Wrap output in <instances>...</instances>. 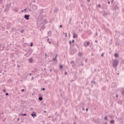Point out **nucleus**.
Masks as SVG:
<instances>
[{
    "label": "nucleus",
    "mask_w": 124,
    "mask_h": 124,
    "mask_svg": "<svg viewBox=\"0 0 124 124\" xmlns=\"http://www.w3.org/2000/svg\"><path fill=\"white\" fill-rule=\"evenodd\" d=\"M118 61L116 60H113L112 62L113 67H117V65H118Z\"/></svg>",
    "instance_id": "1"
},
{
    "label": "nucleus",
    "mask_w": 124,
    "mask_h": 124,
    "mask_svg": "<svg viewBox=\"0 0 124 124\" xmlns=\"http://www.w3.org/2000/svg\"><path fill=\"white\" fill-rule=\"evenodd\" d=\"M4 48H5V44H0V51L4 50Z\"/></svg>",
    "instance_id": "2"
},
{
    "label": "nucleus",
    "mask_w": 124,
    "mask_h": 124,
    "mask_svg": "<svg viewBox=\"0 0 124 124\" xmlns=\"http://www.w3.org/2000/svg\"><path fill=\"white\" fill-rule=\"evenodd\" d=\"M90 44H91V43L90 42V41L87 42L86 43V42H85L84 43V47H88V46H89Z\"/></svg>",
    "instance_id": "3"
},
{
    "label": "nucleus",
    "mask_w": 124,
    "mask_h": 124,
    "mask_svg": "<svg viewBox=\"0 0 124 124\" xmlns=\"http://www.w3.org/2000/svg\"><path fill=\"white\" fill-rule=\"evenodd\" d=\"M30 17H31V16L30 15H25L24 18L26 19V20H30Z\"/></svg>",
    "instance_id": "4"
},
{
    "label": "nucleus",
    "mask_w": 124,
    "mask_h": 124,
    "mask_svg": "<svg viewBox=\"0 0 124 124\" xmlns=\"http://www.w3.org/2000/svg\"><path fill=\"white\" fill-rule=\"evenodd\" d=\"M112 9L113 10H117V9H119V6H118V5H115L112 7Z\"/></svg>",
    "instance_id": "5"
},
{
    "label": "nucleus",
    "mask_w": 124,
    "mask_h": 124,
    "mask_svg": "<svg viewBox=\"0 0 124 124\" xmlns=\"http://www.w3.org/2000/svg\"><path fill=\"white\" fill-rule=\"evenodd\" d=\"M107 15H109V14H108V12L104 11L103 16H104V17H106Z\"/></svg>",
    "instance_id": "6"
},
{
    "label": "nucleus",
    "mask_w": 124,
    "mask_h": 124,
    "mask_svg": "<svg viewBox=\"0 0 124 124\" xmlns=\"http://www.w3.org/2000/svg\"><path fill=\"white\" fill-rule=\"evenodd\" d=\"M40 11V15L41 16H42V14H43V13H44V9H42L41 10H39Z\"/></svg>",
    "instance_id": "7"
},
{
    "label": "nucleus",
    "mask_w": 124,
    "mask_h": 124,
    "mask_svg": "<svg viewBox=\"0 0 124 124\" xmlns=\"http://www.w3.org/2000/svg\"><path fill=\"white\" fill-rule=\"evenodd\" d=\"M71 64H72V67H74L75 66V62L73 61H71L70 62Z\"/></svg>",
    "instance_id": "8"
},
{
    "label": "nucleus",
    "mask_w": 124,
    "mask_h": 124,
    "mask_svg": "<svg viewBox=\"0 0 124 124\" xmlns=\"http://www.w3.org/2000/svg\"><path fill=\"white\" fill-rule=\"evenodd\" d=\"M32 62H33V59H32V57H31L29 59V62L30 63H32Z\"/></svg>",
    "instance_id": "9"
},
{
    "label": "nucleus",
    "mask_w": 124,
    "mask_h": 124,
    "mask_svg": "<svg viewBox=\"0 0 124 124\" xmlns=\"http://www.w3.org/2000/svg\"><path fill=\"white\" fill-rule=\"evenodd\" d=\"M10 6H11V3H9V4L7 3V4L6 5V8H10Z\"/></svg>",
    "instance_id": "10"
},
{
    "label": "nucleus",
    "mask_w": 124,
    "mask_h": 124,
    "mask_svg": "<svg viewBox=\"0 0 124 124\" xmlns=\"http://www.w3.org/2000/svg\"><path fill=\"white\" fill-rule=\"evenodd\" d=\"M32 7L33 9H34V10H36V9H37L36 5H32Z\"/></svg>",
    "instance_id": "11"
},
{
    "label": "nucleus",
    "mask_w": 124,
    "mask_h": 124,
    "mask_svg": "<svg viewBox=\"0 0 124 124\" xmlns=\"http://www.w3.org/2000/svg\"><path fill=\"white\" fill-rule=\"evenodd\" d=\"M31 116L33 118H35V117H36V114L34 113V112H33V113L31 114Z\"/></svg>",
    "instance_id": "12"
},
{
    "label": "nucleus",
    "mask_w": 124,
    "mask_h": 124,
    "mask_svg": "<svg viewBox=\"0 0 124 124\" xmlns=\"http://www.w3.org/2000/svg\"><path fill=\"white\" fill-rule=\"evenodd\" d=\"M58 57V55L56 54L55 57L52 59V61H54V62H57V57Z\"/></svg>",
    "instance_id": "13"
},
{
    "label": "nucleus",
    "mask_w": 124,
    "mask_h": 124,
    "mask_svg": "<svg viewBox=\"0 0 124 124\" xmlns=\"http://www.w3.org/2000/svg\"><path fill=\"white\" fill-rule=\"evenodd\" d=\"M109 123L111 124H115V120H111L109 121Z\"/></svg>",
    "instance_id": "14"
},
{
    "label": "nucleus",
    "mask_w": 124,
    "mask_h": 124,
    "mask_svg": "<svg viewBox=\"0 0 124 124\" xmlns=\"http://www.w3.org/2000/svg\"><path fill=\"white\" fill-rule=\"evenodd\" d=\"M73 37V38H76L77 37V34L74 33Z\"/></svg>",
    "instance_id": "15"
},
{
    "label": "nucleus",
    "mask_w": 124,
    "mask_h": 124,
    "mask_svg": "<svg viewBox=\"0 0 124 124\" xmlns=\"http://www.w3.org/2000/svg\"><path fill=\"white\" fill-rule=\"evenodd\" d=\"M75 53V51H74V50L72 49V50H71V55H73V54H74Z\"/></svg>",
    "instance_id": "16"
},
{
    "label": "nucleus",
    "mask_w": 124,
    "mask_h": 124,
    "mask_svg": "<svg viewBox=\"0 0 124 124\" xmlns=\"http://www.w3.org/2000/svg\"><path fill=\"white\" fill-rule=\"evenodd\" d=\"M38 100L40 101H41V100H43V98L41 96H40L39 98H38Z\"/></svg>",
    "instance_id": "17"
},
{
    "label": "nucleus",
    "mask_w": 124,
    "mask_h": 124,
    "mask_svg": "<svg viewBox=\"0 0 124 124\" xmlns=\"http://www.w3.org/2000/svg\"><path fill=\"white\" fill-rule=\"evenodd\" d=\"M82 55H83V53L80 52H78V56L79 57H82Z\"/></svg>",
    "instance_id": "18"
},
{
    "label": "nucleus",
    "mask_w": 124,
    "mask_h": 124,
    "mask_svg": "<svg viewBox=\"0 0 124 124\" xmlns=\"http://www.w3.org/2000/svg\"><path fill=\"white\" fill-rule=\"evenodd\" d=\"M58 11H59V8H56L54 10V13H57V12H58Z\"/></svg>",
    "instance_id": "19"
},
{
    "label": "nucleus",
    "mask_w": 124,
    "mask_h": 124,
    "mask_svg": "<svg viewBox=\"0 0 124 124\" xmlns=\"http://www.w3.org/2000/svg\"><path fill=\"white\" fill-rule=\"evenodd\" d=\"M114 57H115V58H119V54L118 53H115L114 54Z\"/></svg>",
    "instance_id": "20"
},
{
    "label": "nucleus",
    "mask_w": 124,
    "mask_h": 124,
    "mask_svg": "<svg viewBox=\"0 0 124 124\" xmlns=\"http://www.w3.org/2000/svg\"><path fill=\"white\" fill-rule=\"evenodd\" d=\"M28 73H25L24 76V77H25V78H27V77H28Z\"/></svg>",
    "instance_id": "21"
},
{
    "label": "nucleus",
    "mask_w": 124,
    "mask_h": 124,
    "mask_svg": "<svg viewBox=\"0 0 124 124\" xmlns=\"http://www.w3.org/2000/svg\"><path fill=\"white\" fill-rule=\"evenodd\" d=\"M43 23H45V24H47V23H48V21H47V20L44 19V21H43Z\"/></svg>",
    "instance_id": "22"
},
{
    "label": "nucleus",
    "mask_w": 124,
    "mask_h": 124,
    "mask_svg": "<svg viewBox=\"0 0 124 124\" xmlns=\"http://www.w3.org/2000/svg\"><path fill=\"white\" fill-rule=\"evenodd\" d=\"M14 11L15 12H18V11H19V10H18V9H17V8L14 9Z\"/></svg>",
    "instance_id": "23"
},
{
    "label": "nucleus",
    "mask_w": 124,
    "mask_h": 124,
    "mask_svg": "<svg viewBox=\"0 0 124 124\" xmlns=\"http://www.w3.org/2000/svg\"><path fill=\"white\" fill-rule=\"evenodd\" d=\"M21 116H22L23 117H24V116L26 117V116H27V114L22 113V114H21Z\"/></svg>",
    "instance_id": "24"
},
{
    "label": "nucleus",
    "mask_w": 124,
    "mask_h": 124,
    "mask_svg": "<svg viewBox=\"0 0 124 124\" xmlns=\"http://www.w3.org/2000/svg\"><path fill=\"white\" fill-rule=\"evenodd\" d=\"M104 120H105V121H108V118L107 117V116H106L104 118Z\"/></svg>",
    "instance_id": "25"
},
{
    "label": "nucleus",
    "mask_w": 124,
    "mask_h": 124,
    "mask_svg": "<svg viewBox=\"0 0 124 124\" xmlns=\"http://www.w3.org/2000/svg\"><path fill=\"white\" fill-rule=\"evenodd\" d=\"M69 24L70 25H71V18H69Z\"/></svg>",
    "instance_id": "26"
},
{
    "label": "nucleus",
    "mask_w": 124,
    "mask_h": 124,
    "mask_svg": "<svg viewBox=\"0 0 124 124\" xmlns=\"http://www.w3.org/2000/svg\"><path fill=\"white\" fill-rule=\"evenodd\" d=\"M8 10H9V8H6L5 9V11H8Z\"/></svg>",
    "instance_id": "27"
},
{
    "label": "nucleus",
    "mask_w": 124,
    "mask_h": 124,
    "mask_svg": "<svg viewBox=\"0 0 124 124\" xmlns=\"http://www.w3.org/2000/svg\"><path fill=\"white\" fill-rule=\"evenodd\" d=\"M24 31H25V30H21L20 31V32H21V33H23L24 32Z\"/></svg>",
    "instance_id": "28"
},
{
    "label": "nucleus",
    "mask_w": 124,
    "mask_h": 124,
    "mask_svg": "<svg viewBox=\"0 0 124 124\" xmlns=\"http://www.w3.org/2000/svg\"><path fill=\"white\" fill-rule=\"evenodd\" d=\"M30 46H31V47H32V46H33V43H31Z\"/></svg>",
    "instance_id": "29"
},
{
    "label": "nucleus",
    "mask_w": 124,
    "mask_h": 124,
    "mask_svg": "<svg viewBox=\"0 0 124 124\" xmlns=\"http://www.w3.org/2000/svg\"><path fill=\"white\" fill-rule=\"evenodd\" d=\"M60 67L61 69H62V67H63V66L62 65H61Z\"/></svg>",
    "instance_id": "30"
},
{
    "label": "nucleus",
    "mask_w": 124,
    "mask_h": 124,
    "mask_svg": "<svg viewBox=\"0 0 124 124\" xmlns=\"http://www.w3.org/2000/svg\"><path fill=\"white\" fill-rule=\"evenodd\" d=\"M80 65H81V66H83V65H84V63H83V62H81Z\"/></svg>",
    "instance_id": "31"
},
{
    "label": "nucleus",
    "mask_w": 124,
    "mask_h": 124,
    "mask_svg": "<svg viewBox=\"0 0 124 124\" xmlns=\"http://www.w3.org/2000/svg\"><path fill=\"white\" fill-rule=\"evenodd\" d=\"M30 111H32V110H33V108H30Z\"/></svg>",
    "instance_id": "32"
},
{
    "label": "nucleus",
    "mask_w": 124,
    "mask_h": 124,
    "mask_svg": "<svg viewBox=\"0 0 124 124\" xmlns=\"http://www.w3.org/2000/svg\"><path fill=\"white\" fill-rule=\"evenodd\" d=\"M122 95H124V90L122 92Z\"/></svg>",
    "instance_id": "33"
},
{
    "label": "nucleus",
    "mask_w": 124,
    "mask_h": 124,
    "mask_svg": "<svg viewBox=\"0 0 124 124\" xmlns=\"http://www.w3.org/2000/svg\"><path fill=\"white\" fill-rule=\"evenodd\" d=\"M5 95H6V96L9 95V93H5Z\"/></svg>",
    "instance_id": "34"
},
{
    "label": "nucleus",
    "mask_w": 124,
    "mask_h": 124,
    "mask_svg": "<svg viewBox=\"0 0 124 124\" xmlns=\"http://www.w3.org/2000/svg\"><path fill=\"white\" fill-rule=\"evenodd\" d=\"M119 97V95H118V93H116V98H118Z\"/></svg>",
    "instance_id": "35"
},
{
    "label": "nucleus",
    "mask_w": 124,
    "mask_h": 124,
    "mask_svg": "<svg viewBox=\"0 0 124 124\" xmlns=\"http://www.w3.org/2000/svg\"><path fill=\"white\" fill-rule=\"evenodd\" d=\"M50 33H51V31L47 32V34L49 35V34H50Z\"/></svg>",
    "instance_id": "36"
},
{
    "label": "nucleus",
    "mask_w": 124,
    "mask_h": 124,
    "mask_svg": "<svg viewBox=\"0 0 124 124\" xmlns=\"http://www.w3.org/2000/svg\"><path fill=\"white\" fill-rule=\"evenodd\" d=\"M47 42L48 43H49V44H51V41H49V39H47Z\"/></svg>",
    "instance_id": "37"
},
{
    "label": "nucleus",
    "mask_w": 124,
    "mask_h": 124,
    "mask_svg": "<svg viewBox=\"0 0 124 124\" xmlns=\"http://www.w3.org/2000/svg\"><path fill=\"white\" fill-rule=\"evenodd\" d=\"M3 0H0V4H1V3H2V1Z\"/></svg>",
    "instance_id": "38"
},
{
    "label": "nucleus",
    "mask_w": 124,
    "mask_h": 124,
    "mask_svg": "<svg viewBox=\"0 0 124 124\" xmlns=\"http://www.w3.org/2000/svg\"><path fill=\"white\" fill-rule=\"evenodd\" d=\"M41 90H42V91H45V88H43Z\"/></svg>",
    "instance_id": "39"
},
{
    "label": "nucleus",
    "mask_w": 124,
    "mask_h": 124,
    "mask_svg": "<svg viewBox=\"0 0 124 124\" xmlns=\"http://www.w3.org/2000/svg\"><path fill=\"white\" fill-rule=\"evenodd\" d=\"M3 93H6V90L4 89V90H3Z\"/></svg>",
    "instance_id": "40"
},
{
    "label": "nucleus",
    "mask_w": 124,
    "mask_h": 124,
    "mask_svg": "<svg viewBox=\"0 0 124 124\" xmlns=\"http://www.w3.org/2000/svg\"><path fill=\"white\" fill-rule=\"evenodd\" d=\"M85 62H88V59H86L85 60Z\"/></svg>",
    "instance_id": "41"
},
{
    "label": "nucleus",
    "mask_w": 124,
    "mask_h": 124,
    "mask_svg": "<svg viewBox=\"0 0 124 124\" xmlns=\"http://www.w3.org/2000/svg\"><path fill=\"white\" fill-rule=\"evenodd\" d=\"M64 74L65 75H67V72H65Z\"/></svg>",
    "instance_id": "42"
},
{
    "label": "nucleus",
    "mask_w": 124,
    "mask_h": 124,
    "mask_svg": "<svg viewBox=\"0 0 124 124\" xmlns=\"http://www.w3.org/2000/svg\"><path fill=\"white\" fill-rule=\"evenodd\" d=\"M89 84V81H87L86 83V86H87Z\"/></svg>",
    "instance_id": "43"
},
{
    "label": "nucleus",
    "mask_w": 124,
    "mask_h": 124,
    "mask_svg": "<svg viewBox=\"0 0 124 124\" xmlns=\"http://www.w3.org/2000/svg\"><path fill=\"white\" fill-rule=\"evenodd\" d=\"M65 37H67V33L65 32Z\"/></svg>",
    "instance_id": "44"
},
{
    "label": "nucleus",
    "mask_w": 124,
    "mask_h": 124,
    "mask_svg": "<svg viewBox=\"0 0 124 124\" xmlns=\"http://www.w3.org/2000/svg\"><path fill=\"white\" fill-rule=\"evenodd\" d=\"M72 42L73 43H74V42H75V40H73L72 41Z\"/></svg>",
    "instance_id": "45"
},
{
    "label": "nucleus",
    "mask_w": 124,
    "mask_h": 124,
    "mask_svg": "<svg viewBox=\"0 0 124 124\" xmlns=\"http://www.w3.org/2000/svg\"><path fill=\"white\" fill-rule=\"evenodd\" d=\"M100 6H101V5H100V4H98V7L99 8V7H100Z\"/></svg>",
    "instance_id": "46"
},
{
    "label": "nucleus",
    "mask_w": 124,
    "mask_h": 124,
    "mask_svg": "<svg viewBox=\"0 0 124 124\" xmlns=\"http://www.w3.org/2000/svg\"><path fill=\"white\" fill-rule=\"evenodd\" d=\"M104 56V53H102V54H101V57H103Z\"/></svg>",
    "instance_id": "47"
},
{
    "label": "nucleus",
    "mask_w": 124,
    "mask_h": 124,
    "mask_svg": "<svg viewBox=\"0 0 124 124\" xmlns=\"http://www.w3.org/2000/svg\"><path fill=\"white\" fill-rule=\"evenodd\" d=\"M45 56H46V57H45V58L46 59V58L47 57V54H45Z\"/></svg>",
    "instance_id": "48"
},
{
    "label": "nucleus",
    "mask_w": 124,
    "mask_h": 124,
    "mask_svg": "<svg viewBox=\"0 0 124 124\" xmlns=\"http://www.w3.org/2000/svg\"><path fill=\"white\" fill-rule=\"evenodd\" d=\"M72 42L71 41H69V44H70V45H71V43H72Z\"/></svg>",
    "instance_id": "49"
},
{
    "label": "nucleus",
    "mask_w": 124,
    "mask_h": 124,
    "mask_svg": "<svg viewBox=\"0 0 124 124\" xmlns=\"http://www.w3.org/2000/svg\"><path fill=\"white\" fill-rule=\"evenodd\" d=\"M88 110H89V109H88V108H87L86 109V112H88Z\"/></svg>",
    "instance_id": "50"
},
{
    "label": "nucleus",
    "mask_w": 124,
    "mask_h": 124,
    "mask_svg": "<svg viewBox=\"0 0 124 124\" xmlns=\"http://www.w3.org/2000/svg\"><path fill=\"white\" fill-rule=\"evenodd\" d=\"M42 28L45 29V25H44V26L42 27Z\"/></svg>",
    "instance_id": "51"
},
{
    "label": "nucleus",
    "mask_w": 124,
    "mask_h": 124,
    "mask_svg": "<svg viewBox=\"0 0 124 124\" xmlns=\"http://www.w3.org/2000/svg\"><path fill=\"white\" fill-rule=\"evenodd\" d=\"M80 6H81V7H83V4L81 3L80 4Z\"/></svg>",
    "instance_id": "52"
},
{
    "label": "nucleus",
    "mask_w": 124,
    "mask_h": 124,
    "mask_svg": "<svg viewBox=\"0 0 124 124\" xmlns=\"http://www.w3.org/2000/svg\"><path fill=\"white\" fill-rule=\"evenodd\" d=\"M60 28H62V25H60Z\"/></svg>",
    "instance_id": "53"
},
{
    "label": "nucleus",
    "mask_w": 124,
    "mask_h": 124,
    "mask_svg": "<svg viewBox=\"0 0 124 124\" xmlns=\"http://www.w3.org/2000/svg\"><path fill=\"white\" fill-rule=\"evenodd\" d=\"M20 121V118H17V122H19Z\"/></svg>",
    "instance_id": "54"
},
{
    "label": "nucleus",
    "mask_w": 124,
    "mask_h": 124,
    "mask_svg": "<svg viewBox=\"0 0 124 124\" xmlns=\"http://www.w3.org/2000/svg\"><path fill=\"white\" fill-rule=\"evenodd\" d=\"M21 91L22 92H25V89H22Z\"/></svg>",
    "instance_id": "55"
},
{
    "label": "nucleus",
    "mask_w": 124,
    "mask_h": 124,
    "mask_svg": "<svg viewBox=\"0 0 124 124\" xmlns=\"http://www.w3.org/2000/svg\"><path fill=\"white\" fill-rule=\"evenodd\" d=\"M12 62H13V63H14V62H15L14 60H12Z\"/></svg>",
    "instance_id": "56"
},
{
    "label": "nucleus",
    "mask_w": 124,
    "mask_h": 124,
    "mask_svg": "<svg viewBox=\"0 0 124 124\" xmlns=\"http://www.w3.org/2000/svg\"><path fill=\"white\" fill-rule=\"evenodd\" d=\"M82 110H83V111H85V108H83Z\"/></svg>",
    "instance_id": "57"
},
{
    "label": "nucleus",
    "mask_w": 124,
    "mask_h": 124,
    "mask_svg": "<svg viewBox=\"0 0 124 124\" xmlns=\"http://www.w3.org/2000/svg\"><path fill=\"white\" fill-rule=\"evenodd\" d=\"M108 4H110V1H108Z\"/></svg>",
    "instance_id": "58"
},
{
    "label": "nucleus",
    "mask_w": 124,
    "mask_h": 124,
    "mask_svg": "<svg viewBox=\"0 0 124 124\" xmlns=\"http://www.w3.org/2000/svg\"><path fill=\"white\" fill-rule=\"evenodd\" d=\"M92 83H94V84H95V81H92Z\"/></svg>",
    "instance_id": "59"
},
{
    "label": "nucleus",
    "mask_w": 124,
    "mask_h": 124,
    "mask_svg": "<svg viewBox=\"0 0 124 124\" xmlns=\"http://www.w3.org/2000/svg\"><path fill=\"white\" fill-rule=\"evenodd\" d=\"M88 2H90L91 1V0H87Z\"/></svg>",
    "instance_id": "60"
},
{
    "label": "nucleus",
    "mask_w": 124,
    "mask_h": 124,
    "mask_svg": "<svg viewBox=\"0 0 124 124\" xmlns=\"http://www.w3.org/2000/svg\"><path fill=\"white\" fill-rule=\"evenodd\" d=\"M95 35H98V34H97V32H96V33H95Z\"/></svg>",
    "instance_id": "61"
},
{
    "label": "nucleus",
    "mask_w": 124,
    "mask_h": 124,
    "mask_svg": "<svg viewBox=\"0 0 124 124\" xmlns=\"http://www.w3.org/2000/svg\"><path fill=\"white\" fill-rule=\"evenodd\" d=\"M15 30V28H12V31H14Z\"/></svg>",
    "instance_id": "62"
},
{
    "label": "nucleus",
    "mask_w": 124,
    "mask_h": 124,
    "mask_svg": "<svg viewBox=\"0 0 124 124\" xmlns=\"http://www.w3.org/2000/svg\"><path fill=\"white\" fill-rule=\"evenodd\" d=\"M17 67H20V65H18Z\"/></svg>",
    "instance_id": "63"
},
{
    "label": "nucleus",
    "mask_w": 124,
    "mask_h": 124,
    "mask_svg": "<svg viewBox=\"0 0 124 124\" xmlns=\"http://www.w3.org/2000/svg\"><path fill=\"white\" fill-rule=\"evenodd\" d=\"M31 80H33V77H32Z\"/></svg>",
    "instance_id": "64"
}]
</instances>
